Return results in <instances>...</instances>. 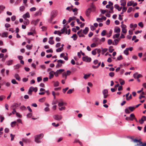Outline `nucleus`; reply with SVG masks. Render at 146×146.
Instances as JSON below:
<instances>
[{
    "mask_svg": "<svg viewBox=\"0 0 146 146\" xmlns=\"http://www.w3.org/2000/svg\"><path fill=\"white\" fill-rule=\"evenodd\" d=\"M43 136V134L37 135L34 136L35 141L37 143H40L41 142L39 140Z\"/></svg>",
    "mask_w": 146,
    "mask_h": 146,
    "instance_id": "1",
    "label": "nucleus"
},
{
    "mask_svg": "<svg viewBox=\"0 0 146 146\" xmlns=\"http://www.w3.org/2000/svg\"><path fill=\"white\" fill-rule=\"evenodd\" d=\"M135 109V108L134 106H130L125 110V112L126 113L129 114L133 111Z\"/></svg>",
    "mask_w": 146,
    "mask_h": 146,
    "instance_id": "2",
    "label": "nucleus"
},
{
    "mask_svg": "<svg viewBox=\"0 0 146 146\" xmlns=\"http://www.w3.org/2000/svg\"><path fill=\"white\" fill-rule=\"evenodd\" d=\"M133 141L134 142H138L139 143V144H138L137 145H141L142 146H146V143H143L140 141V140L137 139H134L133 138H131Z\"/></svg>",
    "mask_w": 146,
    "mask_h": 146,
    "instance_id": "3",
    "label": "nucleus"
},
{
    "mask_svg": "<svg viewBox=\"0 0 146 146\" xmlns=\"http://www.w3.org/2000/svg\"><path fill=\"white\" fill-rule=\"evenodd\" d=\"M53 118L55 120L59 121L62 119V115L56 114L53 115Z\"/></svg>",
    "mask_w": 146,
    "mask_h": 146,
    "instance_id": "4",
    "label": "nucleus"
},
{
    "mask_svg": "<svg viewBox=\"0 0 146 146\" xmlns=\"http://www.w3.org/2000/svg\"><path fill=\"white\" fill-rule=\"evenodd\" d=\"M58 64L56 66V68H59L62 66V64L65 63V61L61 60H58L57 61Z\"/></svg>",
    "mask_w": 146,
    "mask_h": 146,
    "instance_id": "5",
    "label": "nucleus"
},
{
    "mask_svg": "<svg viewBox=\"0 0 146 146\" xmlns=\"http://www.w3.org/2000/svg\"><path fill=\"white\" fill-rule=\"evenodd\" d=\"M71 72L70 70H67L66 72H64L62 74V76L63 77H65V79L67 78V76L70 74Z\"/></svg>",
    "mask_w": 146,
    "mask_h": 146,
    "instance_id": "6",
    "label": "nucleus"
},
{
    "mask_svg": "<svg viewBox=\"0 0 146 146\" xmlns=\"http://www.w3.org/2000/svg\"><path fill=\"white\" fill-rule=\"evenodd\" d=\"M102 93L104 96V98H106L109 95L108 94V91L107 89H104L102 91Z\"/></svg>",
    "mask_w": 146,
    "mask_h": 146,
    "instance_id": "7",
    "label": "nucleus"
},
{
    "mask_svg": "<svg viewBox=\"0 0 146 146\" xmlns=\"http://www.w3.org/2000/svg\"><path fill=\"white\" fill-rule=\"evenodd\" d=\"M93 41L95 42L97 45L100 44L101 40L100 39L97 38H95L93 39Z\"/></svg>",
    "mask_w": 146,
    "mask_h": 146,
    "instance_id": "8",
    "label": "nucleus"
},
{
    "mask_svg": "<svg viewBox=\"0 0 146 146\" xmlns=\"http://www.w3.org/2000/svg\"><path fill=\"white\" fill-rule=\"evenodd\" d=\"M82 60L86 62H89L91 60V58H90L88 57V56H84L82 58Z\"/></svg>",
    "mask_w": 146,
    "mask_h": 146,
    "instance_id": "9",
    "label": "nucleus"
},
{
    "mask_svg": "<svg viewBox=\"0 0 146 146\" xmlns=\"http://www.w3.org/2000/svg\"><path fill=\"white\" fill-rule=\"evenodd\" d=\"M58 11L56 10L52 11L51 13L50 16L55 17L58 14Z\"/></svg>",
    "mask_w": 146,
    "mask_h": 146,
    "instance_id": "10",
    "label": "nucleus"
},
{
    "mask_svg": "<svg viewBox=\"0 0 146 146\" xmlns=\"http://www.w3.org/2000/svg\"><path fill=\"white\" fill-rule=\"evenodd\" d=\"M92 11V8H89L87 9L86 11V15L87 17H88L90 15Z\"/></svg>",
    "mask_w": 146,
    "mask_h": 146,
    "instance_id": "11",
    "label": "nucleus"
},
{
    "mask_svg": "<svg viewBox=\"0 0 146 146\" xmlns=\"http://www.w3.org/2000/svg\"><path fill=\"white\" fill-rule=\"evenodd\" d=\"M146 120V117L143 116L139 120V122L141 124H143L144 121Z\"/></svg>",
    "mask_w": 146,
    "mask_h": 146,
    "instance_id": "12",
    "label": "nucleus"
},
{
    "mask_svg": "<svg viewBox=\"0 0 146 146\" xmlns=\"http://www.w3.org/2000/svg\"><path fill=\"white\" fill-rule=\"evenodd\" d=\"M34 88H35L33 86H31L30 87L28 93L29 95H31L32 94V92L34 90Z\"/></svg>",
    "mask_w": 146,
    "mask_h": 146,
    "instance_id": "13",
    "label": "nucleus"
},
{
    "mask_svg": "<svg viewBox=\"0 0 146 146\" xmlns=\"http://www.w3.org/2000/svg\"><path fill=\"white\" fill-rule=\"evenodd\" d=\"M19 106V104L17 103H14L11 106V108L15 110Z\"/></svg>",
    "mask_w": 146,
    "mask_h": 146,
    "instance_id": "14",
    "label": "nucleus"
},
{
    "mask_svg": "<svg viewBox=\"0 0 146 146\" xmlns=\"http://www.w3.org/2000/svg\"><path fill=\"white\" fill-rule=\"evenodd\" d=\"M135 117L134 114L133 113H131L130 115L129 120L133 121Z\"/></svg>",
    "mask_w": 146,
    "mask_h": 146,
    "instance_id": "15",
    "label": "nucleus"
},
{
    "mask_svg": "<svg viewBox=\"0 0 146 146\" xmlns=\"http://www.w3.org/2000/svg\"><path fill=\"white\" fill-rule=\"evenodd\" d=\"M89 28L88 27H86L85 29H84L82 31V33L85 35H86L88 31Z\"/></svg>",
    "mask_w": 146,
    "mask_h": 146,
    "instance_id": "16",
    "label": "nucleus"
},
{
    "mask_svg": "<svg viewBox=\"0 0 146 146\" xmlns=\"http://www.w3.org/2000/svg\"><path fill=\"white\" fill-rule=\"evenodd\" d=\"M30 15L28 12H27L23 16V18L24 19H26L27 18H29Z\"/></svg>",
    "mask_w": 146,
    "mask_h": 146,
    "instance_id": "17",
    "label": "nucleus"
},
{
    "mask_svg": "<svg viewBox=\"0 0 146 146\" xmlns=\"http://www.w3.org/2000/svg\"><path fill=\"white\" fill-rule=\"evenodd\" d=\"M54 71H51L49 72V79H51L54 76Z\"/></svg>",
    "mask_w": 146,
    "mask_h": 146,
    "instance_id": "18",
    "label": "nucleus"
},
{
    "mask_svg": "<svg viewBox=\"0 0 146 146\" xmlns=\"http://www.w3.org/2000/svg\"><path fill=\"white\" fill-rule=\"evenodd\" d=\"M120 2L121 3V5L124 7L126 4V1L125 0H121Z\"/></svg>",
    "mask_w": 146,
    "mask_h": 146,
    "instance_id": "19",
    "label": "nucleus"
},
{
    "mask_svg": "<svg viewBox=\"0 0 146 146\" xmlns=\"http://www.w3.org/2000/svg\"><path fill=\"white\" fill-rule=\"evenodd\" d=\"M39 21V20L38 19H37L36 20L33 21L31 22V24L35 25L37 24V23Z\"/></svg>",
    "mask_w": 146,
    "mask_h": 146,
    "instance_id": "20",
    "label": "nucleus"
},
{
    "mask_svg": "<svg viewBox=\"0 0 146 146\" xmlns=\"http://www.w3.org/2000/svg\"><path fill=\"white\" fill-rule=\"evenodd\" d=\"M13 61L12 60H9L6 61V63L8 65H10L12 64Z\"/></svg>",
    "mask_w": 146,
    "mask_h": 146,
    "instance_id": "21",
    "label": "nucleus"
},
{
    "mask_svg": "<svg viewBox=\"0 0 146 146\" xmlns=\"http://www.w3.org/2000/svg\"><path fill=\"white\" fill-rule=\"evenodd\" d=\"M24 21L23 23L25 25H27L29 24V21L28 19H24Z\"/></svg>",
    "mask_w": 146,
    "mask_h": 146,
    "instance_id": "22",
    "label": "nucleus"
},
{
    "mask_svg": "<svg viewBox=\"0 0 146 146\" xmlns=\"http://www.w3.org/2000/svg\"><path fill=\"white\" fill-rule=\"evenodd\" d=\"M71 38H73V39L74 40H76L78 38V36L76 34H74L71 36Z\"/></svg>",
    "mask_w": 146,
    "mask_h": 146,
    "instance_id": "23",
    "label": "nucleus"
},
{
    "mask_svg": "<svg viewBox=\"0 0 146 146\" xmlns=\"http://www.w3.org/2000/svg\"><path fill=\"white\" fill-rule=\"evenodd\" d=\"M8 33L7 32H4L1 34V36L2 37H7Z\"/></svg>",
    "mask_w": 146,
    "mask_h": 146,
    "instance_id": "24",
    "label": "nucleus"
},
{
    "mask_svg": "<svg viewBox=\"0 0 146 146\" xmlns=\"http://www.w3.org/2000/svg\"><path fill=\"white\" fill-rule=\"evenodd\" d=\"M76 19V17H70L68 19V22L70 23L71 21L73 20H74Z\"/></svg>",
    "mask_w": 146,
    "mask_h": 146,
    "instance_id": "25",
    "label": "nucleus"
},
{
    "mask_svg": "<svg viewBox=\"0 0 146 146\" xmlns=\"http://www.w3.org/2000/svg\"><path fill=\"white\" fill-rule=\"evenodd\" d=\"M115 32L116 33H119L120 31V29L118 27H117L115 29Z\"/></svg>",
    "mask_w": 146,
    "mask_h": 146,
    "instance_id": "26",
    "label": "nucleus"
},
{
    "mask_svg": "<svg viewBox=\"0 0 146 146\" xmlns=\"http://www.w3.org/2000/svg\"><path fill=\"white\" fill-rule=\"evenodd\" d=\"M61 100L60 101V102L58 103V106L59 107H61V106H63L65 104V103L63 102L62 100Z\"/></svg>",
    "mask_w": 146,
    "mask_h": 146,
    "instance_id": "27",
    "label": "nucleus"
},
{
    "mask_svg": "<svg viewBox=\"0 0 146 146\" xmlns=\"http://www.w3.org/2000/svg\"><path fill=\"white\" fill-rule=\"evenodd\" d=\"M15 78L17 80L20 81L21 80V78L18 74H15L14 76Z\"/></svg>",
    "mask_w": 146,
    "mask_h": 146,
    "instance_id": "28",
    "label": "nucleus"
},
{
    "mask_svg": "<svg viewBox=\"0 0 146 146\" xmlns=\"http://www.w3.org/2000/svg\"><path fill=\"white\" fill-rule=\"evenodd\" d=\"M79 143V144L81 145V146L82 145V143L78 139H75L74 140V143Z\"/></svg>",
    "mask_w": 146,
    "mask_h": 146,
    "instance_id": "29",
    "label": "nucleus"
},
{
    "mask_svg": "<svg viewBox=\"0 0 146 146\" xmlns=\"http://www.w3.org/2000/svg\"><path fill=\"white\" fill-rule=\"evenodd\" d=\"M22 141L24 143H27V142H30V140L26 138H23L22 139Z\"/></svg>",
    "mask_w": 146,
    "mask_h": 146,
    "instance_id": "30",
    "label": "nucleus"
},
{
    "mask_svg": "<svg viewBox=\"0 0 146 146\" xmlns=\"http://www.w3.org/2000/svg\"><path fill=\"white\" fill-rule=\"evenodd\" d=\"M119 81L120 82V84L121 85H123L125 83V81L121 79H119Z\"/></svg>",
    "mask_w": 146,
    "mask_h": 146,
    "instance_id": "31",
    "label": "nucleus"
},
{
    "mask_svg": "<svg viewBox=\"0 0 146 146\" xmlns=\"http://www.w3.org/2000/svg\"><path fill=\"white\" fill-rule=\"evenodd\" d=\"M25 9V7L24 6H22L19 7V10L21 11H23Z\"/></svg>",
    "mask_w": 146,
    "mask_h": 146,
    "instance_id": "32",
    "label": "nucleus"
},
{
    "mask_svg": "<svg viewBox=\"0 0 146 146\" xmlns=\"http://www.w3.org/2000/svg\"><path fill=\"white\" fill-rule=\"evenodd\" d=\"M128 48H127L124 51V54H126V55H127L129 54L128 53Z\"/></svg>",
    "mask_w": 146,
    "mask_h": 146,
    "instance_id": "33",
    "label": "nucleus"
},
{
    "mask_svg": "<svg viewBox=\"0 0 146 146\" xmlns=\"http://www.w3.org/2000/svg\"><path fill=\"white\" fill-rule=\"evenodd\" d=\"M106 30H104L101 33V35L102 36H105L106 33Z\"/></svg>",
    "mask_w": 146,
    "mask_h": 146,
    "instance_id": "34",
    "label": "nucleus"
},
{
    "mask_svg": "<svg viewBox=\"0 0 146 146\" xmlns=\"http://www.w3.org/2000/svg\"><path fill=\"white\" fill-rule=\"evenodd\" d=\"M45 99H46V97H43L40 99L39 100V101L40 102H44L45 101Z\"/></svg>",
    "mask_w": 146,
    "mask_h": 146,
    "instance_id": "35",
    "label": "nucleus"
},
{
    "mask_svg": "<svg viewBox=\"0 0 146 146\" xmlns=\"http://www.w3.org/2000/svg\"><path fill=\"white\" fill-rule=\"evenodd\" d=\"M64 69H60L59 70H57L56 72H57V73H58V74H60L61 73H62V72L64 71Z\"/></svg>",
    "mask_w": 146,
    "mask_h": 146,
    "instance_id": "36",
    "label": "nucleus"
},
{
    "mask_svg": "<svg viewBox=\"0 0 146 146\" xmlns=\"http://www.w3.org/2000/svg\"><path fill=\"white\" fill-rule=\"evenodd\" d=\"M21 66V65L20 64H18L14 66V68L15 69H17L20 68Z\"/></svg>",
    "mask_w": 146,
    "mask_h": 146,
    "instance_id": "37",
    "label": "nucleus"
},
{
    "mask_svg": "<svg viewBox=\"0 0 146 146\" xmlns=\"http://www.w3.org/2000/svg\"><path fill=\"white\" fill-rule=\"evenodd\" d=\"M133 1H128L127 3V6H131L133 5Z\"/></svg>",
    "mask_w": 146,
    "mask_h": 146,
    "instance_id": "38",
    "label": "nucleus"
},
{
    "mask_svg": "<svg viewBox=\"0 0 146 146\" xmlns=\"http://www.w3.org/2000/svg\"><path fill=\"white\" fill-rule=\"evenodd\" d=\"M114 42H113V44L114 45H116L118 44V42L117 39H115L114 40Z\"/></svg>",
    "mask_w": 146,
    "mask_h": 146,
    "instance_id": "39",
    "label": "nucleus"
},
{
    "mask_svg": "<svg viewBox=\"0 0 146 146\" xmlns=\"http://www.w3.org/2000/svg\"><path fill=\"white\" fill-rule=\"evenodd\" d=\"M74 89H69L67 92V93L68 94H71L72 92L74 91Z\"/></svg>",
    "mask_w": 146,
    "mask_h": 146,
    "instance_id": "40",
    "label": "nucleus"
},
{
    "mask_svg": "<svg viewBox=\"0 0 146 146\" xmlns=\"http://www.w3.org/2000/svg\"><path fill=\"white\" fill-rule=\"evenodd\" d=\"M90 75V74H86L84 75V79H87Z\"/></svg>",
    "mask_w": 146,
    "mask_h": 146,
    "instance_id": "41",
    "label": "nucleus"
},
{
    "mask_svg": "<svg viewBox=\"0 0 146 146\" xmlns=\"http://www.w3.org/2000/svg\"><path fill=\"white\" fill-rule=\"evenodd\" d=\"M59 83L58 81H56L54 82V86L55 87H56L58 86Z\"/></svg>",
    "mask_w": 146,
    "mask_h": 146,
    "instance_id": "42",
    "label": "nucleus"
},
{
    "mask_svg": "<svg viewBox=\"0 0 146 146\" xmlns=\"http://www.w3.org/2000/svg\"><path fill=\"white\" fill-rule=\"evenodd\" d=\"M11 82L12 83H13V84H18V83L16 81V80L15 79H13L12 80Z\"/></svg>",
    "mask_w": 146,
    "mask_h": 146,
    "instance_id": "43",
    "label": "nucleus"
},
{
    "mask_svg": "<svg viewBox=\"0 0 146 146\" xmlns=\"http://www.w3.org/2000/svg\"><path fill=\"white\" fill-rule=\"evenodd\" d=\"M17 122L16 121H14L12 122L11 123V126L12 127H13L14 126H15L16 123Z\"/></svg>",
    "mask_w": 146,
    "mask_h": 146,
    "instance_id": "44",
    "label": "nucleus"
},
{
    "mask_svg": "<svg viewBox=\"0 0 146 146\" xmlns=\"http://www.w3.org/2000/svg\"><path fill=\"white\" fill-rule=\"evenodd\" d=\"M120 34L119 33L115 34L113 35V38H118Z\"/></svg>",
    "mask_w": 146,
    "mask_h": 146,
    "instance_id": "45",
    "label": "nucleus"
},
{
    "mask_svg": "<svg viewBox=\"0 0 146 146\" xmlns=\"http://www.w3.org/2000/svg\"><path fill=\"white\" fill-rule=\"evenodd\" d=\"M127 8L126 7H123L122 10V12L121 13V14H122L123 12H125L127 10Z\"/></svg>",
    "mask_w": 146,
    "mask_h": 146,
    "instance_id": "46",
    "label": "nucleus"
},
{
    "mask_svg": "<svg viewBox=\"0 0 146 146\" xmlns=\"http://www.w3.org/2000/svg\"><path fill=\"white\" fill-rule=\"evenodd\" d=\"M82 33H81L77 34L79 36V37H85V36L84 34H82Z\"/></svg>",
    "mask_w": 146,
    "mask_h": 146,
    "instance_id": "47",
    "label": "nucleus"
},
{
    "mask_svg": "<svg viewBox=\"0 0 146 146\" xmlns=\"http://www.w3.org/2000/svg\"><path fill=\"white\" fill-rule=\"evenodd\" d=\"M32 44L31 45H27L26 46V48L29 49H31L32 48Z\"/></svg>",
    "mask_w": 146,
    "mask_h": 146,
    "instance_id": "48",
    "label": "nucleus"
},
{
    "mask_svg": "<svg viewBox=\"0 0 146 146\" xmlns=\"http://www.w3.org/2000/svg\"><path fill=\"white\" fill-rule=\"evenodd\" d=\"M97 50V49H95L94 50H93L92 52V54L93 55H95L96 54V50Z\"/></svg>",
    "mask_w": 146,
    "mask_h": 146,
    "instance_id": "49",
    "label": "nucleus"
},
{
    "mask_svg": "<svg viewBox=\"0 0 146 146\" xmlns=\"http://www.w3.org/2000/svg\"><path fill=\"white\" fill-rule=\"evenodd\" d=\"M108 50V49L107 48H104L102 49V54H104V53L106 52Z\"/></svg>",
    "mask_w": 146,
    "mask_h": 146,
    "instance_id": "50",
    "label": "nucleus"
},
{
    "mask_svg": "<svg viewBox=\"0 0 146 146\" xmlns=\"http://www.w3.org/2000/svg\"><path fill=\"white\" fill-rule=\"evenodd\" d=\"M112 33V31L110 30L109 31V33L107 35V37H110Z\"/></svg>",
    "mask_w": 146,
    "mask_h": 146,
    "instance_id": "51",
    "label": "nucleus"
},
{
    "mask_svg": "<svg viewBox=\"0 0 146 146\" xmlns=\"http://www.w3.org/2000/svg\"><path fill=\"white\" fill-rule=\"evenodd\" d=\"M112 48V46L110 47V48L109 50V52L110 53H111L114 50V49H111V48Z\"/></svg>",
    "mask_w": 146,
    "mask_h": 146,
    "instance_id": "52",
    "label": "nucleus"
},
{
    "mask_svg": "<svg viewBox=\"0 0 146 146\" xmlns=\"http://www.w3.org/2000/svg\"><path fill=\"white\" fill-rule=\"evenodd\" d=\"M52 125L53 126H54V127H58V126L59 125V124L58 123L57 124H56L55 123H52Z\"/></svg>",
    "mask_w": 146,
    "mask_h": 146,
    "instance_id": "53",
    "label": "nucleus"
},
{
    "mask_svg": "<svg viewBox=\"0 0 146 146\" xmlns=\"http://www.w3.org/2000/svg\"><path fill=\"white\" fill-rule=\"evenodd\" d=\"M109 75L110 77H113L114 75V73L113 72H110L109 73Z\"/></svg>",
    "mask_w": 146,
    "mask_h": 146,
    "instance_id": "54",
    "label": "nucleus"
},
{
    "mask_svg": "<svg viewBox=\"0 0 146 146\" xmlns=\"http://www.w3.org/2000/svg\"><path fill=\"white\" fill-rule=\"evenodd\" d=\"M5 96L3 95H2L0 96V101H2L3 99H5Z\"/></svg>",
    "mask_w": 146,
    "mask_h": 146,
    "instance_id": "55",
    "label": "nucleus"
},
{
    "mask_svg": "<svg viewBox=\"0 0 146 146\" xmlns=\"http://www.w3.org/2000/svg\"><path fill=\"white\" fill-rule=\"evenodd\" d=\"M123 59L122 56L121 55L119 56L117 58V60H122Z\"/></svg>",
    "mask_w": 146,
    "mask_h": 146,
    "instance_id": "56",
    "label": "nucleus"
},
{
    "mask_svg": "<svg viewBox=\"0 0 146 146\" xmlns=\"http://www.w3.org/2000/svg\"><path fill=\"white\" fill-rule=\"evenodd\" d=\"M54 18V17L50 16V17L48 20V22H49L50 23H51L52 21Z\"/></svg>",
    "mask_w": 146,
    "mask_h": 146,
    "instance_id": "57",
    "label": "nucleus"
},
{
    "mask_svg": "<svg viewBox=\"0 0 146 146\" xmlns=\"http://www.w3.org/2000/svg\"><path fill=\"white\" fill-rule=\"evenodd\" d=\"M66 30V27H65V26H64V27H63V29L61 30V32H63V33H64V32H65Z\"/></svg>",
    "mask_w": 146,
    "mask_h": 146,
    "instance_id": "58",
    "label": "nucleus"
},
{
    "mask_svg": "<svg viewBox=\"0 0 146 146\" xmlns=\"http://www.w3.org/2000/svg\"><path fill=\"white\" fill-rule=\"evenodd\" d=\"M36 10V9L35 7H33L31 8L30 9V10L31 11H35Z\"/></svg>",
    "mask_w": 146,
    "mask_h": 146,
    "instance_id": "59",
    "label": "nucleus"
},
{
    "mask_svg": "<svg viewBox=\"0 0 146 146\" xmlns=\"http://www.w3.org/2000/svg\"><path fill=\"white\" fill-rule=\"evenodd\" d=\"M10 137H11V141L13 140L14 139V137H15V135H13V134H12V133H11L10 134Z\"/></svg>",
    "mask_w": 146,
    "mask_h": 146,
    "instance_id": "60",
    "label": "nucleus"
},
{
    "mask_svg": "<svg viewBox=\"0 0 146 146\" xmlns=\"http://www.w3.org/2000/svg\"><path fill=\"white\" fill-rule=\"evenodd\" d=\"M138 25L141 28L143 27V24L142 22H139L138 23Z\"/></svg>",
    "mask_w": 146,
    "mask_h": 146,
    "instance_id": "61",
    "label": "nucleus"
},
{
    "mask_svg": "<svg viewBox=\"0 0 146 146\" xmlns=\"http://www.w3.org/2000/svg\"><path fill=\"white\" fill-rule=\"evenodd\" d=\"M97 45L95 43H93L91 44L90 46L91 47L93 48L96 46Z\"/></svg>",
    "mask_w": 146,
    "mask_h": 146,
    "instance_id": "62",
    "label": "nucleus"
},
{
    "mask_svg": "<svg viewBox=\"0 0 146 146\" xmlns=\"http://www.w3.org/2000/svg\"><path fill=\"white\" fill-rule=\"evenodd\" d=\"M68 89V87H67L65 88H64L62 89V92H63L64 93H65L66 91Z\"/></svg>",
    "mask_w": 146,
    "mask_h": 146,
    "instance_id": "63",
    "label": "nucleus"
},
{
    "mask_svg": "<svg viewBox=\"0 0 146 146\" xmlns=\"http://www.w3.org/2000/svg\"><path fill=\"white\" fill-rule=\"evenodd\" d=\"M112 41L111 40V39H109L108 40V44L110 45L112 43Z\"/></svg>",
    "mask_w": 146,
    "mask_h": 146,
    "instance_id": "64",
    "label": "nucleus"
}]
</instances>
